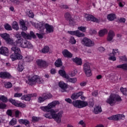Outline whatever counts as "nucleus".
Returning a JSON list of instances; mask_svg holds the SVG:
<instances>
[{
  "instance_id": "obj_1",
  "label": "nucleus",
  "mask_w": 127,
  "mask_h": 127,
  "mask_svg": "<svg viewBox=\"0 0 127 127\" xmlns=\"http://www.w3.org/2000/svg\"><path fill=\"white\" fill-rule=\"evenodd\" d=\"M60 102L58 101H54L49 104L47 106H42L40 107L41 110L43 112H47L48 114L44 115L45 118L47 119H53L56 123L60 124L61 123V119H62V115L63 111H59V110H54L52 108H54L56 105H60Z\"/></svg>"
},
{
  "instance_id": "obj_2",
  "label": "nucleus",
  "mask_w": 127,
  "mask_h": 127,
  "mask_svg": "<svg viewBox=\"0 0 127 127\" xmlns=\"http://www.w3.org/2000/svg\"><path fill=\"white\" fill-rule=\"evenodd\" d=\"M28 81H26V82L31 86L35 85L36 83H38V84H42L43 83V79L41 78L38 75H34L32 77L28 76Z\"/></svg>"
},
{
  "instance_id": "obj_3",
  "label": "nucleus",
  "mask_w": 127,
  "mask_h": 127,
  "mask_svg": "<svg viewBox=\"0 0 127 127\" xmlns=\"http://www.w3.org/2000/svg\"><path fill=\"white\" fill-rule=\"evenodd\" d=\"M118 102H122V98L120 96L115 94H111L106 101V103L109 104L110 106H114Z\"/></svg>"
},
{
  "instance_id": "obj_4",
  "label": "nucleus",
  "mask_w": 127,
  "mask_h": 127,
  "mask_svg": "<svg viewBox=\"0 0 127 127\" xmlns=\"http://www.w3.org/2000/svg\"><path fill=\"white\" fill-rule=\"evenodd\" d=\"M35 26L36 28H38L41 32V34L36 33L37 36H38L39 39H42V38H43V35L45 34V32H44V28H43V23H37L35 25Z\"/></svg>"
},
{
  "instance_id": "obj_5",
  "label": "nucleus",
  "mask_w": 127,
  "mask_h": 127,
  "mask_svg": "<svg viewBox=\"0 0 127 127\" xmlns=\"http://www.w3.org/2000/svg\"><path fill=\"white\" fill-rule=\"evenodd\" d=\"M72 105L75 108L81 109V108L87 107L88 106V103L81 100H75L73 101Z\"/></svg>"
},
{
  "instance_id": "obj_6",
  "label": "nucleus",
  "mask_w": 127,
  "mask_h": 127,
  "mask_svg": "<svg viewBox=\"0 0 127 127\" xmlns=\"http://www.w3.org/2000/svg\"><path fill=\"white\" fill-rule=\"evenodd\" d=\"M81 43L84 46L86 47H93V46H95V42L87 37H84L82 40Z\"/></svg>"
},
{
  "instance_id": "obj_7",
  "label": "nucleus",
  "mask_w": 127,
  "mask_h": 127,
  "mask_svg": "<svg viewBox=\"0 0 127 127\" xmlns=\"http://www.w3.org/2000/svg\"><path fill=\"white\" fill-rule=\"evenodd\" d=\"M83 71L87 77H91L92 76V72L91 71V64L89 63H86L83 65Z\"/></svg>"
},
{
  "instance_id": "obj_8",
  "label": "nucleus",
  "mask_w": 127,
  "mask_h": 127,
  "mask_svg": "<svg viewBox=\"0 0 127 127\" xmlns=\"http://www.w3.org/2000/svg\"><path fill=\"white\" fill-rule=\"evenodd\" d=\"M0 36L4 39L7 42V43H8L9 44H12L13 43V40L10 39V37H9V35L7 33H3V34H0Z\"/></svg>"
},
{
  "instance_id": "obj_9",
  "label": "nucleus",
  "mask_w": 127,
  "mask_h": 127,
  "mask_svg": "<svg viewBox=\"0 0 127 127\" xmlns=\"http://www.w3.org/2000/svg\"><path fill=\"white\" fill-rule=\"evenodd\" d=\"M115 55H117L119 56L120 55V52H119V49H113L112 53L110 54L109 56V60H112V61H116V59L115 57Z\"/></svg>"
},
{
  "instance_id": "obj_10",
  "label": "nucleus",
  "mask_w": 127,
  "mask_h": 127,
  "mask_svg": "<svg viewBox=\"0 0 127 127\" xmlns=\"http://www.w3.org/2000/svg\"><path fill=\"white\" fill-rule=\"evenodd\" d=\"M68 33L70 34L71 35H75L77 37H84L85 34L83 33H81L79 30H76V31H68Z\"/></svg>"
},
{
  "instance_id": "obj_11",
  "label": "nucleus",
  "mask_w": 127,
  "mask_h": 127,
  "mask_svg": "<svg viewBox=\"0 0 127 127\" xmlns=\"http://www.w3.org/2000/svg\"><path fill=\"white\" fill-rule=\"evenodd\" d=\"M123 118H125V115L118 114L108 117V119L110 120V121H120V120H122Z\"/></svg>"
},
{
  "instance_id": "obj_12",
  "label": "nucleus",
  "mask_w": 127,
  "mask_h": 127,
  "mask_svg": "<svg viewBox=\"0 0 127 127\" xmlns=\"http://www.w3.org/2000/svg\"><path fill=\"white\" fill-rule=\"evenodd\" d=\"M37 96V94L36 93H32L30 94H27V95H24L22 96L21 97V100H24V101H27L28 102H29L30 100H31V98L32 97H36Z\"/></svg>"
},
{
  "instance_id": "obj_13",
  "label": "nucleus",
  "mask_w": 127,
  "mask_h": 127,
  "mask_svg": "<svg viewBox=\"0 0 127 127\" xmlns=\"http://www.w3.org/2000/svg\"><path fill=\"white\" fill-rule=\"evenodd\" d=\"M21 47L22 48H28L29 49H32V48H33V46H32L31 43H30L28 41L23 40Z\"/></svg>"
},
{
  "instance_id": "obj_14",
  "label": "nucleus",
  "mask_w": 127,
  "mask_h": 127,
  "mask_svg": "<svg viewBox=\"0 0 127 127\" xmlns=\"http://www.w3.org/2000/svg\"><path fill=\"white\" fill-rule=\"evenodd\" d=\"M36 63L38 66L40 68H45V67H47V66H48V64H47L46 61L42 60H38L36 61Z\"/></svg>"
},
{
  "instance_id": "obj_15",
  "label": "nucleus",
  "mask_w": 127,
  "mask_h": 127,
  "mask_svg": "<svg viewBox=\"0 0 127 127\" xmlns=\"http://www.w3.org/2000/svg\"><path fill=\"white\" fill-rule=\"evenodd\" d=\"M10 58L11 59L12 61H15V60H20V59H22V56L20 54L13 53L10 56Z\"/></svg>"
},
{
  "instance_id": "obj_16",
  "label": "nucleus",
  "mask_w": 127,
  "mask_h": 127,
  "mask_svg": "<svg viewBox=\"0 0 127 127\" xmlns=\"http://www.w3.org/2000/svg\"><path fill=\"white\" fill-rule=\"evenodd\" d=\"M43 26H45L47 33H51V32H53L54 31V28L53 27V26H51L48 24H44V23H43Z\"/></svg>"
},
{
  "instance_id": "obj_17",
  "label": "nucleus",
  "mask_w": 127,
  "mask_h": 127,
  "mask_svg": "<svg viewBox=\"0 0 127 127\" xmlns=\"http://www.w3.org/2000/svg\"><path fill=\"white\" fill-rule=\"evenodd\" d=\"M85 17L87 20L93 21V22H96L97 23H99V19L94 16L91 15H86Z\"/></svg>"
},
{
  "instance_id": "obj_18",
  "label": "nucleus",
  "mask_w": 127,
  "mask_h": 127,
  "mask_svg": "<svg viewBox=\"0 0 127 127\" xmlns=\"http://www.w3.org/2000/svg\"><path fill=\"white\" fill-rule=\"evenodd\" d=\"M8 49L6 47H2L0 48V54L4 55L5 56H8Z\"/></svg>"
},
{
  "instance_id": "obj_19",
  "label": "nucleus",
  "mask_w": 127,
  "mask_h": 127,
  "mask_svg": "<svg viewBox=\"0 0 127 127\" xmlns=\"http://www.w3.org/2000/svg\"><path fill=\"white\" fill-rule=\"evenodd\" d=\"M0 78H2L3 79H10L11 75L8 72H1L0 73Z\"/></svg>"
},
{
  "instance_id": "obj_20",
  "label": "nucleus",
  "mask_w": 127,
  "mask_h": 127,
  "mask_svg": "<svg viewBox=\"0 0 127 127\" xmlns=\"http://www.w3.org/2000/svg\"><path fill=\"white\" fill-rule=\"evenodd\" d=\"M59 86L60 88H61V92L64 93V92H66V89H67V84L63 82H60L59 83Z\"/></svg>"
},
{
  "instance_id": "obj_21",
  "label": "nucleus",
  "mask_w": 127,
  "mask_h": 127,
  "mask_svg": "<svg viewBox=\"0 0 127 127\" xmlns=\"http://www.w3.org/2000/svg\"><path fill=\"white\" fill-rule=\"evenodd\" d=\"M11 51L14 52L15 54H20L21 53V51L20 48L16 46H13L11 48Z\"/></svg>"
},
{
  "instance_id": "obj_22",
  "label": "nucleus",
  "mask_w": 127,
  "mask_h": 127,
  "mask_svg": "<svg viewBox=\"0 0 127 127\" xmlns=\"http://www.w3.org/2000/svg\"><path fill=\"white\" fill-rule=\"evenodd\" d=\"M63 55L64 57H67V58H72V56H73V55L67 50H64L63 51Z\"/></svg>"
},
{
  "instance_id": "obj_23",
  "label": "nucleus",
  "mask_w": 127,
  "mask_h": 127,
  "mask_svg": "<svg viewBox=\"0 0 127 127\" xmlns=\"http://www.w3.org/2000/svg\"><path fill=\"white\" fill-rule=\"evenodd\" d=\"M114 36H115V33L114 31L110 30L107 38V41H112V39L114 38Z\"/></svg>"
},
{
  "instance_id": "obj_24",
  "label": "nucleus",
  "mask_w": 127,
  "mask_h": 127,
  "mask_svg": "<svg viewBox=\"0 0 127 127\" xmlns=\"http://www.w3.org/2000/svg\"><path fill=\"white\" fill-rule=\"evenodd\" d=\"M21 35L24 38V39H31L30 35H29V34H27L24 31L21 32Z\"/></svg>"
},
{
  "instance_id": "obj_25",
  "label": "nucleus",
  "mask_w": 127,
  "mask_h": 127,
  "mask_svg": "<svg viewBox=\"0 0 127 127\" xmlns=\"http://www.w3.org/2000/svg\"><path fill=\"white\" fill-rule=\"evenodd\" d=\"M72 61L75 62L77 65H82V59H79L78 58H75L74 59H72Z\"/></svg>"
},
{
  "instance_id": "obj_26",
  "label": "nucleus",
  "mask_w": 127,
  "mask_h": 127,
  "mask_svg": "<svg viewBox=\"0 0 127 127\" xmlns=\"http://www.w3.org/2000/svg\"><path fill=\"white\" fill-rule=\"evenodd\" d=\"M107 18L108 20H110V21H113V20H115V19H116V14H109L107 15Z\"/></svg>"
},
{
  "instance_id": "obj_27",
  "label": "nucleus",
  "mask_w": 127,
  "mask_h": 127,
  "mask_svg": "<svg viewBox=\"0 0 127 127\" xmlns=\"http://www.w3.org/2000/svg\"><path fill=\"white\" fill-rule=\"evenodd\" d=\"M23 40H24V39L22 38L17 39L15 41V43H16L17 46H19L20 47H21V45H22Z\"/></svg>"
},
{
  "instance_id": "obj_28",
  "label": "nucleus",
  "mask_w": 127,
  "mask_h": 127,
  "mask_svg": "<svg viewBox=\"0 0 127 127\" xmlns=\"http://www.w3.org/2000/svg\"><path fill=\"white\" fill-rule=\"evenodd\" d=\"M117 68H119L120 69H123L127 71V64H120L117 66Z\"/></svg>"
},
{
  "instance_id": "obj_29",
  "label": "nucleus",
  "mask_w": 127,
  "mask_h": 127,
  "mask_svg": "<svg viewBox=\"0 0 127 127\" xmlns=\"http://www.w3.org/2000/svg\"><path fill=\"white\" fill-rule=\"evenodd\" d=\"M19 124H21V125H25V126H27V125H29L30 124L29 121H28L27 120L23 119L19 120Z\"/></svg>"
},
{
  "instance_id": "obj_30",
  "label": "nucleus",
  "mask_w": 127,
  "mask_h": 127,
  "mask_svg": "<svg viewBox=\"0 0 127 127\" xmlns=\"http://www.w3.org/2000/svg\"><path fill=\"white\" fill-rule=\"evenodd\" d=\"M12 27L13 29H15V30H18V29H19V27H18V23H17V22L14 21L12 23Z\"/></svg>"
},
{
  "instance_id": "obj_31",
  "label": "nucleus",
  "mask_w": 127,
  "mask_h": 127,
  "mask_svg": "<svg viewBox=\"0 0 127 127\" xmlns=\"http://www.w3.org/2000/svg\"><path fill=\"white\" fill-rule=\"evenodd\" d=\"M102 108H101L100 106H97L94 108V113L96 114H99V113H102Z\"/></svg>"
},
{
  "instance_id": "obj_32",
  "label": "nucleus",
  "mask_w": 127,
  "mask_h": 127,
  "mask_svg": "<svg viewBox=\"0 0 127 127\" xmlns=\"http://www.w3.org/2000/svg\"><path fill=\"white\" fill-rule=\"evenodd\" d=\"M106 33H108V30H107V29L101 30L99 32V36L102 37V36H104Z\"/></svg>"
},
{
  "instance_id": "obj_33",
  "label": "nucleus",
  "mask_w": 127,
  "mask_h": 127,
  "mask_svg": "<svg viewBox=\"0 0 127 127\" xmlns=\"http://www.w3.org/2000/svg\"><path fill=\"white\" fill-rule=\"evenodd\" d=\"M55 65L56 67H61V66L62 65V61H61V60L60 59H58L55 63Z\"/></svg>"
},
{
  "instance_id": "obj_34",
  "label": "nucleus",
  "mask_w": 127,
  "mask_h": 127,
  "mask_svg": "<svg viewBox=\"0 0 127 127\" xmlns=\"http://www.w3.org/2000/svg\"><path fill=\"white\" fill-rule=\"evenodd\" d=\"M42 96L45 100H48V99H51L52 97V95L50 93H44Z\"/></svg>"
},
{
  "instance_id": "obj_35",
  "label": "nucleus",
  "mask_w": 127,
  "mask_h": 127,
  "mask_svg": "<svg viewBox=\"0 0 127 127\" xmlns=\"http://www.w3.org/2000/svg\"><path fill=\"white\" fill-rule=\"evenodd\" d=\"M0 101H2L3 103H7V97L4 96V95L0 96Z\"/></svg>"
},
{
  "instance_id": "obj_36",
  "label": "nucleus",
  "mask_w": 127,
  "mask_h": 127,
  "mask_svg": "<svg viewBox=\"0 0 127 127\" xmlns=\"http://www.w3.org/2000/svg\"><path fill=\"white\" fill-rule=\"evenodd\" d=\"M64 17L66 20H69L72 18L71 14L69 12H66L64 14Z\"/></svg>"
},
{
  "instance_id": "obj_37",
  "label": "nucleus",
  "mask_w": 127,
  "mask_h": 127,
  "mask_svg": "<svg viewBox=\"0 0 127 127\" xmlns=\"http://www.w3.org/2000/svg\"><path fill=\"white\" fill-rule=\"evenodd\" d=\"M26 62H31L33 61V57L31 56H27L25 57Z\"/></svg>"
},
{
  "instance_id": "obj_38",
  "label": "nucleus",
  "mask_w": 127,
  "mask_h": 127,
  "mask_svg": "<svg viewBox=\"0 0 127 127\" xmlns=\"http://www.w3.org/2000/svg\"><path fill=\"white\" fill-rule=\"evenodd\" d=\"M42 52L43 53H48L49 52V47L45 46L42 50Z\"/></svg>"
},
{
  "instance_id": "obj_39",
  "label": "nucleus",
  "mask_w": 127,
  "mask_h": 127,
  "mask_svg": "<svg viewBox=\"0 0 127 127\" xmlns=\"http://www.w3.org/2000/svg\"><path fill=\"white\" fill-rule=\"evenodd\" d=\"M24 69V67H23V65L21 64H19L17 67L18 71H19V72H22V71H23Z\"/></svg>"
},
{
  "instance_id": "obj_40",
  "label": "nucleus",
  "mask_w": 127,
  "mask_h": 127,
  "mask_svg": "<svg viewBox=\"0 0 127 127\" xmlns=\"http://www.w3.org/2000/svg\"><path fill=\"white\" fill-rule=\"evenodd\" d=\"M4 28L5 29H6V30H12V28L11 27V26H10V25L8 24H6L4 25Z\"/></svg>"
},
{
  "instance_id": "obj_41",
  "label": "nucleus",
  "mask_w": 127,
  "mask_h": 127,
  "mask_svg": "<svg viewBox=\"0 0 127 127\" xmlns=\"http://www.w3.org/2000/svg\"><path fill=\"white\" fill-rule=\"evenodd\" d=\"M68 20L70 26H74V25L76 24V23H75V21H74V19H73V18H71Z\"/></svg>"
},
{
  "instance_id": "obj_42",
  "label": "nucleus",
  "mask_w": 127,
  "mask_h": 127,
  "mask_svg": "<svg viewBox=\"0 0 127 127\" xmlns=\"http://www.w3.org/2000/svg\"><path fill=\"white\" fill-rule=\"evenodd\" d=\"M16 119H15V118H13L9 122V125H10V126H14L15 125H16Z\"/></svg>"
},
{
  "instance_id": "obj_43",
  "label": "nucleus",
  "mask_w": 127,
  "mask_h": 127,
  "mask_svg": "<svg viewBox=\"0 0 127 127\" xmlns=\"http://www.w3.org/2000/svg\"><path fill=\"white\" fill-rule=\"evenodd\" d=\"M16 107H19V108H25V107H26V105L22 103H17Z\"/></svg>"
},
{
  "instance_id": "obj_44",
  "label": "nucleus",
  "mask_w": 127,
  "mask_h": 127,
  "mask_svg": "<svg viewBox=\"0 0 127 127\" xmlns=\"http://www.w3.org/2000/svg\"><path fill=\"white\" fill-rule=\"evenodd\" d=\"M44 101H45V99H44V97H43V95L42 96L39 97L38 99V103H43Z\"/></svg>"
},
{
  "instance_id": "obj_45",
  "label": "nucleus",
  "mask_w": 127,
  "mask_h": 127,
  "mask_svg": "<svg viewBox=\"0 0 127 127\" xmlns=\"http://www.w3.org/2000/svg\"><path fill=\"white\" fill-rule=\"evenodd\" d=\"M78 29L82 32H86V29H87V28L84 26H80L78 27Z\"/></svg>"
},
{
  "instance_id": "obj_46",
  "label": "nucleus",
  "mask_w": 127,
  "mask_h": 127,
  "mask_svg": "<svg viewBox=\"0 0 127 127\" xmlns=\"http://www.w3.org/2000/svg\"><path fill=\"white\" fill-rule=\"evenodd\" d=\"M68 82H70V83H75L77 82V78H69L68 80Z\"/></svg>"
},
{
  "instance_id": "obj_47",
  "label": "nucleus",
  "mask_w": 127,
  "mask_h": 127,
  "mask_svg": "<svg viewBox=\"0 0 127 127\" xmlns=\"http://www.w3.org/2000/svg\"><path fill=\"white\" fill-rule=\"evenodd\" d=\"M9 102L12 104V105H14V106H15V107L16 106V104H17V103L12 98H10L9 99Z\"/></svg>"
},
{
  "instance_id": "obj_48",
  "label": "nucleus",
  "mask_w": 127,
  "mask_h": 127,
  "mask_svg": "<svg viewBox=\"0 0 127 127\" xmlns=\"http://www.w3.org/2000/svg\"><path fill=\"white\" fill-rule=\"evenodd\" d=\"M120 90H121L122 93H123V94L127 96V88H124L123 87H122L120 89Z\"/></svg>"
},
{
  "instance_id": "obj_49",
  "label": "nucleus",
  "mask_w": 127,
  "mask_h": 127,
  "mask_svg": "<svg viewBox=\"0 0 127 127\" xmlns=\"http://www.w3.org/2000/svg\"><path fill=\"white\" fill-rule=\"evenodd\" d=\"M69 42L71 44H76V40H75V38L73 37H71Z\"/></svg>"
},
{
  "instance_id": "obj_50",
  "label": "nucleus",
  "mask_w": 127,
  "mask_h": 127,
  "mask_svg": "<svg viewBox=\"0 0 127 127\" xmlns=\"http://www.w3.org/2000/svg\"><path fill=\"white\" fill-rule=\"evenodd\" d=\"M12 87V84L10 82H7L5 84V88H7V89H9Z\"/></svg>"
},
{
  "instance_id": "obj_51",
  "label": "nucleus",
  "mask_w": 127,
  "mask_h": 127,
  "mask_svg": "<svg viewBox=\"0 0 127 127\" xmlns=\"http://www.w3.org/2000/svg\"><path fill=\"white\" fill-rule=\"evenodd\" d=\"M66 73V72H65V70H60L59 71V74L61 75V76H62V77H64V75Z\"/></svg>"
},
{
  "instance_id": "obj_52",
  "label": "nucleus",
  "mask_w": 127,
  "mask_h": 127,
  "mask_svg": "<svg viewBox=\"0 0 127 127\" xmlns=\"http://www.w3.org/2000/svg\"><path fill=\"white\" fill-rule=\"evenodd\" d=\"M71 98L72 100H77V99H78V97L77 96L76 93L72 94L71 96Z\"/></svg>"
},
{
  "instance_id": "obj_53",
  "label": "nucleus",
  "mask_w": 127,
  "mask_h": 127,
  "mask_svg": "<svg viewBox=\"0 0 127 127\" xmlns=\"http://www.w3.org/2000/svg\"><path fill=\"white\" fill-rule=\"evenodd\" d=\"M32 122H34V123H36L37 122H38L39 121V118L36 117L35 116H33L32 118Z\"/></svg>"
},
{
  "instance_id": "obj_54",
  "label": "nucleus",
  "mask_w": 127,
  "mask_h": 127,
  "mask_svg": "<svg viewBox=\"0 0 127 127\" xmlns=\"http://www.w3.org/2000/svg\"><path fill=\"white\" fill-rule=\"evenodd\" d=\"M28 16L29 17H31V18H33V17H34V14L32 12V11L30 10L29 11Z\"/></svg>"
},
{
  "instance_id": "obj_55",
  "label": "nucleus",
  "mask_w": 127,
  "mask_h": 127,
  "mask_svg": "<svg viewBox=\"0 0 127 127\" xmlns=\"http://www.w3.org/2000/svg\"><path fill=\"white\" fill-rule=\"evenodd\" d=\"M22 96V93H16L14 95V98H19Z\"/></svg>"
},
{
  "instance_id": "obj_56",
  "label": "nucleus",
  "mask_w": 127,
  "mask_h": 127,
  "mask_svg": "<svg viewBox=\"0 0 127 127\" xmlns=\"http://www.w3.org/2000/svg\"><path fill=\"white\" fill-rule=\"evenodd\" d=\"M76 74H77V70H73L71 72L70 75L71 77H74V76H76Z\"/></svg>"
},
{
  "instance_id": "obj_57",
  "label": "nucleus",
  "mask_w": 127,
  "mask_h": 127,
  "mask_svg": "<svg viewBox=\"0 0 127 127\" xmlns=\"http://www.w3.org/2000/svg\"><path fill=\"white\" fill-rule=\"evenodd\" d=\"M6 108V105L3 103H0V109H4Z\"/></svg>"
},
{
  "instance_id": "obj_58",
  "label": "nucleus",
  "mask_w": 127,
  "mask_h": 127,
  "mask_svg": "<svg viewBox=\"0 0 127 127\" xmlns=\"http://www.w3.org/2000/svg\"><path fill=\"white\" fill-rule=\"evenodd\" d=\"M20 114H21V113L18 110L16 111L15 112V115L16 118H19V115H20Z\"/></svg>"
},
{
  "instance_id": "obj_59",
  "label": "nucleus",
  "mask_w": 127,
  "mask_h": 127,
  "mask_svg": "<svg viewBox=\"0 0 127 127\" xmlns=\"http://www.w3.org/2000/svg\"><path fill=\"white\" fill-rule=\"evenodd\" d=\"M83 94H84V92L82 91L76 93V96H77L78 99L79 98V97L82 96Z\"/></svg>"
},
{
  "instance_id": "obj_60",
  "label": "nucleus",
  "mask_w": 127,
  "mask_h": 127,
  "mask_svg": "<svg viewBox=\"0 0 127 127\" xmlns=\"http://www.w3.org/2000/svg\"><path fill=\"white\" fill-rule=\"evenodd\" d=\"M30 36H31V37H33V38H36V36L35 35V34H34V33L32 31H31L30 32Z\"/></svg>"
},
{
  "instance_id": "obj_61",
  "label": "nucleus",
  "mask_w": 127,
  "mask_h": 127,
  "mask_svg": "<svg viewBox=\"0 0 127 127\" xmlns=\"http://www.w3.org/2000/svg\"><path fill=\"white\" fill-rule=\"evenodd\" d=\"M6 114L7 115H8V116H9L10 117H11V116H12V112L10 110H7L6 112Z\"/></svg>"
},
{
  "instance_id": "obj_62",
  "label": "nucleus",
  "mask_w": 127,
  "mask_h": 127,
  "mask_svg": "<svg viewBox=\"0 0 127 127\" xmlns=\"http://www.w3.org/2000/svg\"><path fill=\"white\" fill-rule=\"evenodd\" d=\"M15 37L17 38V39H20L21 38V35L19 34V33H17L15 35Z\"/></svg>"
},
{
  "instance_id": "obj_63",
  "label": "nucleus",
  "mask_w": 127,
  "mask_h": 127,
  "mask_svg": "<svg viewBox=\"0 0 127 127\" xmlns=\"http://www.w3.org/2000/svg\"><path fill=\"white\" fill-rule=\"evenodd\" d=\"M19 22H20V25L21 26H23V25H25V22H24V20H20Z\"/></svg>"
},
{
  "instance_id": "obj_64",
  "label": "nucleus",
  "mask_w": 127,
  "mask_h": 127,
  "mask_svg": "<svg viewBox=\"0 0 127 127\" xmlns=\"http://www.w3.org/2000/svg\"><path fill=\"white\" fill-rule=\"evenodd\" d=\"M98 50L100 52L102 53L104 52V51H105V49H104V47H101L98 48Z\"/></svg>"
}]
</instances>
